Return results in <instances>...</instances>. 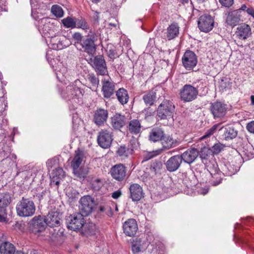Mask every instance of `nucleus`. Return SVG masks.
<instances>
[{
    "instance_id": "obj_50",
    "label": "nucleus",
    "mask_w": 254,
    "mask_h": 254,
    "mask_svg": "<svg viewBox=\"0 0 254 254\" xmlns=\"http://www.w3.org/2000/svg\"><path fill=\"white\" fill-rule=\"evenodd\" d=\"M224 147L225 145L224 144L218 142L215 143L212 146L211 148H210V150L213 154L217 155L220 153L221 151L223 150Z\"/></svg>"
},
{
    "instance_id": "obj_9",
    "label": "nucleus",
    "mask_w": 254,
    "mask_h": 254,
    "mask_svg": "<svg viewBox=\"0 0 254 254\" xmlns=\"http://www.w3.org/2000/svg\"><path fill=\"white\" fill-rule=\"evenodd\" d=\"M209 109L214 119H221L227 113L228 105L223 102L215 101L210 104Z\"/></svg>"
},
{
    "instance_id": "obj_31",
    "label": "nucleus",
    "mask_w": 254,
    "mask_h": 254,
    "mask_svg": "<svg viewBox=\"0 0 254 254\" xmlns=\"http://www.w3.org/2000/svg\"><path fill=\"white\" fill-rule=\"evenodd\" d=\"M83 156L84 154L82 151L79 149L75 151V156L71 162L73 170L79 168L83 161Z\"/></svg>"
},
{
    "instance_id": "obj_26",
    "label": "nucleus",
    "mask_w": 254,
    "mask_h": 254,
    "mask_svg": "<svg viewBox=\"0 0 254 254\" xmlns=\"http://www.w3.org/2000/svg\"><path fill=\"white\" fill-rule=\"evenodd\" d=\"M241 15L238 11L233 10L228 13L225 22L232 27H234L239 24L241 21Z\"/></svg>"
},
{
    "instance_id": "obj_19",
    "label": "nucleus",
    "mask_w": 254,
    "mask_h": 254,
    "mask_svg": "<svg viewBox=\"0 0 254 254\" xmlns=\"http://www.w3.org/2000/svg\"><path fill=\"white\" fill-rule=\"evenodd\" d=\"M180 155L183 160V162L190 165L195 162L199 155V153L196 148L190 147Z\"/></svg>"
},
{
    "instance_id": "obj_12",
    "label": "nucleus",
    "mask_w": 254,
    "mask_h": 254,
    "mask_svg": "<svg viewBox=\"0 0 254 254\" xmlns=\"http://www.w3.org/2000/svg\"><path fill=\"white\" fill-rule=\"evenodd\" d=\"M183 66L188 70H192L197 63V58L192 51L188 50L185 52L182 58Z\"/></svg>"
},
{
    "instance_id": "obj_61",
    "label": "nucleus",
    "mask_w": 254,
    "mask_h": 254,
    "mask_svg": "<svg viewBox=\"0 0 254 254\" xmlns=\"http://www.w3.org/2000/svg\"><path fill=\"white\" fill-rule=\"evenodd\" d=\"M122 194V192L121 190H118L112 193V197L114 199H118L121 196Z\"/></svg>"
},
{
    "instance_id": "obj_32",
    "label": "nucleus",
    "mask_w": 254,
    "mask_h": 254,
    "mask_svg": "<svg viewBox=\"0 0 254 254\" xmlns=\"http://www.w3.org/2000/svg\"><path fill=\"white\" fill-rule=\"evenodd\" d=\"M15 252L14 246L8 242H5L0 245V253L1 254H14Z\"/></svg>"
},
{
    "instance_id": "obj_59",
    "label": "nucleus",
    "mask_w": 254,
    "mask_h": 254,
    "mask_svg": "<svg viewBox=\"0 0 254 254\" xmlns=\"http://www.w3.org/2000/svg\"><path fill=\"white\" fill-rule=\"evenodd\" d=\"M246 128L249 132L254 134V120L247 124Z\"/></svg>"
},
{
    "instance_id": "obj_57",
    "label": "nucleus",
    "mask_w": 254,
    "mask_h": 254,
    "mask_svg": "<svg viewBox=\"0 0 254 254\" xmlns=\"http://www.w3.org/2000/svg\"><path fill=\"white\" fill-rule=\"evenodd\" d=\"M156 108H151L149 107L148 108L145 109V119H147L149 117H153L155 113Z\"/></svg>"
},
{
    "instance_id": "obj_18",
    "label": "nucleus",
    "mask_w": 254,
    "mask_h": 254,
    "mask_svg": "<svg viewBox=\"0 0 254 254\" xmlns=\"http://www.w3.org/2000/svg\"><path fill=\"white\" fill-rule=\"evenodd\" d=\"M62 214L58 211H51L45 216L47 225L50 227H58L62 222Z\"/></svg>"
},
{
    "instance_id": "obj_44",
    "label": "nucleus",
    "mask_w": 254,
    "mask_h": 254,
    "mask_svg": "<svg viewBox=\"0 0 254 254\" xmlns=\"http://www.w3.org/2000/svg\"><path fill=\"white\" fill-rule=\"evenodd\" d=\"M62 22L66 28L71 29L75 28V18L68 16L62 19Z\"/></svg>"
},
{
    "instance_id": "obj_10",
    "label": "nucleus",
    "mask_w": 254,
    "mask_h": 254,
    "mask_svg": "<svg viewBox=\"0 0 254 254\" xmlns=\"http://www.w3.org/2000/svg\"><path fill=\"white\" fill-rule=\"evenodd\" d=\"M197 25L201 31L208 33L211 31L214 27V18L210 14H203L199 17Z\"/></svg>"
},
{
    "instance_id": "obj_63",
    "label": "nucleus",
    "mask_w": 254,
    "mask_h": 254,
    "mask_svg": "<svg viewBox=\"0 0 254 254\" xmlns=\"http://www.w3.org/2000/svg\"><path fill=\"white\" fill-rule=\"evenodd\" d=\"M247 8H247L246 5L245 4H242L241 5L240 8H239L238 9L235 10V11H238V13L240 14V13L242 11H246L247 12Z\"/></svg>"
},
{
    "instance_id": "obj_58",
    "label": "nucleus",
    "mask_w": 254,
    "mask_h": 254,
    "mask_svg": "<svg viewBox=\"0 0 254 254\" xmlns=\"http://www.w3.org/2000/svg\"><path fill=\"white\" fill-rule=\"evenodd\" d=\"M222 6L225 7H230L234 3V0H219Z\"/></svg>"
},
{
    "instance_id": "obj_16",
    "label": "nucleus",
    "mask_w": 254,
    "mask_h": 254,
    "mask_svg": "<svg viewBox=\"0 0 254 254\" xmlns=\"http://www.w3.org/2000/svg\"><path fill=\"white\" fill-rule=\"evenodd\" d=\"M95 42V37L94 36H87L83 39L80 46H81L83 52L90 56H93L96 50Z\"/></svg>"
},
{
    "instance_id": "obj_30",
    "label": "nucleus",
    "mask_w": 254,
    "mask_h": 254,
    "mask_svg": "<svg viewBox=\"0 0 254 254\" xmlns=\"http://www.w3.org/2000/svg\"><path fill=\"white\" fill-rule=\"evenodd\" d=\"M64 172L62 168H56L52 173L51 176V184L59 185L60 181L64 176Z\"/></svg>"
},
{
    "instance_id": "obj_4",
    "label": "nucleus",
    "mask_w": 254,
    "mask_h": 254,
    "mask_svg": "<svg viewBox=\"0 0 254 254\" xmlns=\"http://www.w3.org/2000/svg\"><path fill=\"white\" fill-rule=\"evenodd\" d=\"M84 93L83 89L75 85H69L61 92L62 97L68 100L72 101L78 99Z\"/></svg>"
},
{
    "instance_id": "obj_29",
    "label": "nucleus",
    "mask_w": 254,
    "mask_h": 254,
    "mask_svg": "<svg viewBox=\"0 0 254 254\" xmlns=\"http://www.w3.org/2000/svg\"><path fill=\"white\" fill-rule=\"evenodd\" d=\"M134 148L132 143L128 145L127 146L121 145L118 148L117 154L122 159H125L132 154Z\"/></svg>"
},
{
    "instance_id": "obj_27",
    "label": "nucleus",
    "mask_w": 254,
    "mask_h": 254,
    "mask_svg": "<svg viewBox=\"0 0 254 254\" xmlns=\"http://www.w3.org/2000/svg\"><path fill=\"white\" fill-rule=\"evenodd\" d=\"M180 27L177 22H173L170 25L166 32V37L168 40H171L178 37L179 34Z\"/></svg>"
},
{
    "instance_id": "obj_36",
    "label": "nucleus",
    "mask_w": 254,
    "mask_h": 254,
    "mask_svg": "<svg viewBox=\"0 0 254 254\" xmlns=\"http://www.w3.org/2000/svg\"><path fill=\"white\" fill-rule=\"evenodd\" d=\"M161 143L164 149H168L174 147L176 141L171 136L166 135L164 133L161 140Z\"/></svg>"
},
{
    "instance_id": "obj_24",
    "label": "nucleus",
    "mask_w": 254,
    "mask_h": 254,
    "mask_svg": "<svg viewBox=\"0 0 254 254\" xmlns=\"http://www.w3.org/2000/svg\"><path fill=\"white\" fill-rule=\"evenodd\" d=\"M235 34L240 40H246L252 35L251 28L247 24L242 23L237 28Z\"/></svg>"
},
{
    "instance_id": "obj_39",
    "label": "nucleus",
    "mask_w": 254,
    "mask_h": 254,
    "mask_svg": "<svg viewBox=\"0 0 254 254\" xmlns=\"http://www.w3.org/2000/svg\"><path fill=\"white\" fill-rule=\"evenodd\" d=\"M164 135V132L162 129L160 128L153 129L150 133L149 139L153 142L161 141Z\"/></svg>"
},
{
    "instance_id": "obj_62",
    "label": "nucleus",
    "mask_w": 254,
    "mask_h": 254,
    "mask_svg": "<svg viewBox=\"0 0 254 254\" xmlns=\"http://www.w3.org/2000/svg\"><path fill=\"white\" fill-rule=\"evenodd\" d=\"M113 212L111 207L109 205H106L105 214L108 215V216H111Z\"/></svg>"
},
{
    "instance_id": "obj_22",
    "label": "nucleus",
    "mask_w": 254,
    "mask_h": 254,
    "mask_svg": "<svg viewBox=\"0 0 254 254\" xmlns=\"http://www.w3.org/2000/svg\"><path fill=\"white\" fill-rule=\"evenodd\" d=\"M127 122V118L120 113H115L111 118V125L116 130H120Z\"/></svg>"
},
{
    "instance_id": "obj_55",
    "label": "nucleus",
    "mask_w": 254,
    "mask_h": 254,
    "mask_svg": "<svg viewBox=\"0 0 254 254\" xmlns=\"http://www.w3.org/2000/svg\"><path fill=\"white\" fill-rule=\"evenodd\" d=\"M72 37L74 40L75 41V43L79 45L81 44L83 39L82 35L79 32L74 33L72 35Z\"/></svg>"
},
{
    "instance_id": "obj_13",
    "label": "nucleus",
    "mask_w": 254,
    "mask_h": 254,
    "mask_svg": "<svg viewBox=\"0 0 254 254\" xmlns=\"http://www.w3.org/2000/svg\"><path fill=\"white\" fill-rule=\"evenodd\" d=\"M45 218L41 215L34 217L29 223V229L34 234L42 232L47 226Z\"/></svg>"
},
{
    "instance_id": "obj_7",
    "label": "nucleus",
    "mask_w": 254,
    "mask_h": 254,
    "mask_svg": "<svg viewBox=\"0 0 254 254\" xmlns=\"http://www.w3.org/2000/svg\"><path fill=\"white\" fill-rule=\"evenodd\" d=\"M222 171L211 174L212 178L210 180L211 184L213 186H216L221 183L224 176H231L235 174V171L233 169L230 165H224L221 168Z\"/></svg>"
},
{
    "instance_id": "obj_45",
    "label": "nucleus",
    "mask_w": 254,
    "mask_h": 254,
    "mask_svg": "<svg viewBox=\"0 0 254 254\" xmlns=\"http://www.w3.org/2000/svg\"><path fill=\"white\" fill-rule=\"evenodd\" d=\"M75 27L82 28L83 30H87L89 28V26L86 22L85 19L83 18H75Z\"/></svg>"
},
{
    "instance_id": "obj_43",
    "label": "nucleus",
    "mask_w": 254,
    "mask_h": 254,
    "mask_svg": "<svg viewBox=\"0 0 254 254\" xmlns=\"http://www.w3.org/2000/svg\"><path fill=\"white\" fill-rule=\"evenodd\" d=\"M163 149H157L152 151H148L144 150V162L147 161L152 159L160 154Z\"/></svg>"
},
{
    "instance_id": "obj_51",
    "label": "nucleus",
    "mask_w": 254,
    "mask_h": 254,
    "mask_svg": "<svg viewBox=\"0 0 254 254\" xmlns=\"http://www.w3.org/2000/svg\"><path fill=\"white\" fill-rule=\"evenodd\" d=\"M87 79L92 85L97 88L99 84V80L93 73H89L87 76Z\"/></svg>"
},
{
    "instance_id": "obj_21",
    "label": "nucleus",
    "mask_w": 254,
    "mask_h": 254,
    "mask_svg": "<svg viewBox=\"0 0 254 254\" xmlns=\"http://www.w3.org/2000/svg\"><path fill=\"white\" fill-rule=\"evenodd\" d=\"M123 228L126 236L133 237L138 230V226L135 219H128L124 223Z\"/></svg>"
},
{
    "instance_id": "obj_2",
    "label": "nucleus",
    "mask_w": 254,
    "mask_h": 254,
    "mask_svg": "<svg viewBox=\"0 0 254 254\" xmlns=\"http://www.w3.org/2000/svg\"><path fill=\"white\" fill-rule=\"evenodd\" d=\"M175 109V105L172 101L164 100L157 108V116L160 119L172 118Z\"/></svg>"
},
{
    "instance_id": "obj_28",
    "label": "nucleus",
    "mask_w": 254,
    "mask_h": 254,
    "mask_svg": "<svg viewBox=\"0 0 254 254\" xmlns=\"http://www.w3.org/2000/svg\"><path fill=\"white\" fill-rule=\"evenodd\" d=\"M220 130H223L222 138L225 140H232L235 138L238 135V131L232 126H227L225 127H222Z\"/></svg>"
},
{
    "instance_id": "obj_6",
    "label": "nucleus",
    "mask_w": 254,
    "mask_h": 254,
    "mask_svg": "<svg viewBox=\"0 0 254 254\" xmlns=\"http://www.w3.org/2000/svg\"><path fill=\"white\" fill-rule=\"evenodd\" d=\"M84 217L79 212L70 215L66 219L67 228L73 231L80 230L85 224Z\"/></svg>"
},
{
    "instance_id": "obj_38",
    "label": "nucleus",
    "mask_w": 254,
    "mask_h": 254,
    "mask_svg": "<svg viewBox=\"0 0 254 254\" xmlns=\"http://www.w3.org/2000/svg\"><path fill=\"white\" fill-rule=\"evenodd\" d=\"M11 201V194L9 192L0 193V207H6Z\"/></svg>"
},
{
    "instance_id": "obj_5",
    "label": "nucleus",
    "mask_w": 254,
    "mask_h": 254,
    "mask_svg": "<svg viewBox=\"0 0 254 254\" xmlns=\"http://www.w3.org/2000/svg\"><path fill=\"white\" fill-rule=\"evenodd\" d=\"M179 95L182 101L184 102H189L197 98L198 90L190 84H185L180 89Z\"/></svg>"
},
{
    "instance_id": "obj_54",
    "label": "nucleus",
    "mask_w": 254,
    "mask_h": 254,
    "mask_svg": "<svg viewBox=\"0 0 254 254\" xmlns=\"http://www.w3.org/2000/svg\"><path fill=\"white\" fill-rule=\"evenodd\" d=\"M231 84L230 80L228 78H225L221 79L220 82L219 88L221 90H225Z\"/></svg>"
},
{
    "instance_id": "obj_47",
    "label": "nucleus",
    "mask_w": 254,
    "mask_h": 254,
    "mask_svg": "<svg viewBox=\"0 0 254 254\" xmlns=\"http://www.w3.org/2000/svg\"><path fill=\"white\" fill-rule=\"evenodd\" d=\"M51 12L57 17H62L64 16L63 8L59 5H53L51 7Z\"/></svg>"
},
{
    "instance_id": "obj_23",
    "label": "nucleus",
    "mask_w": 254,
    "mask_h": 254,
    "mask_svg": "<svg viewBox=\"0 0 254 254\" xmlns=\"http://www.w3.org/2000/svg\"><path fill=\"white\" fill-rule=\"evenodd\" d=\"M115 83L111 80H102V91L104 98L108 99L114 94Z\"/></svg>"
},
{
    "instance_id": "obj_48",
    "label": "nucleus",
    "mask_w": 254,
    "mask_h": 254,
    "mask_svg": "<svg viewBox=\"0 0 254 254\" xmlns=\"http://www.w3.org/2000/svg\"><path fill=\"white\" fill-rule=\"evenodd\" d=\"M220 124H216L214 125L211 128L207 129L204 134L201 137V139L206 138L213 135L220 127Z\"/></svg>"
},
{
    "instance_id": "obj_15",
    "label": "nucleus",
    "mask_w": 254,
    "mask_h": 254,
    "mask_svg": "<svg viewBox=\"0 0 254 254\" xmlns=\"http://www.w3.org/2000/svg\"><path fill=\"white\" fill-rule=\"evenodd\" d=\"M110 173L114 179L119 182H122L126 178L127 168L124 164L119 163L112 166Z\"/></svg>"
},
{
    "instance_id": "obj_1",
    "label": "nucleus",
    "mask_w": 254,
    "mask_h": 254,
    "mask_svg": "<svg viewBox=\"0 0 254 254\" xmlns=\"http://www.w3.org/2000/svg\"><path fill=\"white\" fill-rule=\"evenodd\" d=\"M16 211L20 217H31L35 213L36 206L32 199L22 197L16 205Z\"/></svg>"
},
{
    "instance_id": "obj_56",
    "label": "nucleus",
    "mask_w": 254,
    "mask_h": 254,
    "mask_svg": "<svg viewBox=\"0 0 254 254\" xmlns=\"http://www.w3.org/2000/svg\"><path fill=\"white\" fill-rule=\"evenodd\" d=\"M108 56L112 59H114L119 56L117 55V52L114 48H107V50Z\"/></svg>"
},
{
    "instance_id": "obj_37",
    "label": "nucleus",
    "mask_w": 254,
    "mask_h": 254,
    "mask_svg": "<svg viewBox=\"0 0 254 254\" xmlns=\"http://www.w3.org/2000/svg\"><path fill=\"white\" fill-rule=\"evenodd\" d=\"M211 152L210 148L206 146L201 148L200 151L198 150V156L201 159L202 163L204 164L207 163Z\"/></svg>"
},
{
    "instance_id": "obj_17",
    "label": "nucleus",
    "mask_w": 254,
    "mask_h": 254,
    "mask_svg": "<svg viewBox=\"0 0 254 254\" xmlns=\"http://www.w3.org/2000/svg\"><path fill=\"white\" fill-rule=\"evenodd\" d=\"M108 115V110L102 108H97L94 111L93 121L99 127L103 126L107 121Z\"/></svg>"
},
{
    "instance_id": "obj_64",
    "label": "nucleus",
    "mask_w": 254,
    "mask_h": 254,
    "mask_svg": "<svg viewBox=\"0 0 254 254\" xmlns=\"http://www.w3.org/2000/svg\"><path fill=\"white\" fill-rule=\"evenodd\" d=\"M247 13L254 18V9L251 7L247 9Z\"/></svg>"
},
{
    "instance_id": "obj_60",
    "label": "nucleus",
    "mask_w": 254,
    "mask_h": 254,
    "mask_svg": "<svg viewBox=\"0 0 254 254\" xmlns=\"http://www.w3.org/2000/svg\"><path fill=\"white\" fill-rule=\"evenodd\" d=\"M56 162V160L54 158L49 159L46 162V165L48 168H52L55 164Z\"/></svg>"
},
{
    "instance_id": "obj_14",
    "label": "nucleus",
    "mask_w": 254,
    "mask_h": 254,
    "mask_svg": "<svg viewBox=\"0 0 254 254\" xmlns=\"http://www.w3.org/2000/svg\"><path fill=\"white\" fill-rule=\"evenodd\" d=\"M163 169V164L159 160H155L147 165L144 171V177L152 178L154 176L161 174Z\"/></svg>"
},
{
    "instance_id": "obj_20",
    "label": "nucleus",
    "mask_w": 254,
    "mask_h": 254,
    "mask_svg": "<svg viewBox=\"0 0 254 254\" xmlns=\"http://www.w3.org/2000/svg\"><path fill=\"white\" fill-rule=\"evenodd\" d=\"M183 160L180 154L171 156L165 163L166 169L169 172H174L181 167Z\"/></svg>"
},
{
    "instance_id": "obj_40",
    "label": "nucleus",
    "mask_w": 254,
    "mask_h": 254,
    "mask_svg": "<svg viewBox=\"0 0 254 254\" xmlns=\"http://www.w3.org/2000/svg\"><path fill=\"white\" fill-rule=\"evenodd\" d=\"M75 176L80 180H84L88 174L87 168H79L73 170Z\"/></svg>"
},
{
    "instance_id": "obj_35",
    "label": "nucleus",
    "mask_w": 254,
    "mask_h": 254,
    "mask_svg": "<svg viewBox=\"0 0 254 254\" xmlns=\"http://www.w3.org/2000/svg\"><path fill=\"white\" fill-rule=\"evenodd\" d=\"M53 28V25L52 23L49 22H44V24L41 28V30L45 36L54 38L55 37V35Z\"/></svg>"
},
{
    "instance_id": "obj_53",
    "label": "nucleus",
    "mask_w": 254,
    "mask_h": 254,
    "mask_svg": "<svg viewBox=\"0 0 254 254\" xmlns=\"http://www.w3.org/2000/svg\"><path fill=\"white\" fill-rule=\"evenodd\" d=\"M40 202L42 200H46L48 199L49 196V191L48 190H43L40 193H38L36 195Z\"/></svg>"
},
{
    "instance_id": "obj_25",
    "label": "nucleus",
    "mask_w": 254,
    "mask_h": 254,
    "mask_svg": "<svg viewBox=\"0 0 254 254\" xmlns=\"http://www.w3.org/2000/svg\"><path fill=\"white\" fill-rule=\"evenodd\" d=\"M129 197L133 201H138L142 197L143 190L142 187L137 184H131L129 188Z\"/></svg>"
},
{
    "instance_id": "obj_49",
    "label": "nucleus",
    "mask_w": 254,
    "mask_h": 254,
    "mask_svg": "<svg viewBox=\"0 0 254 254\" xmlns=\"http://www.w3.org/2000/svg\"><path fill=\"white\" fill-rule=\"evenodd\" d=\"M151 228H152L151 225H150L148 224L145 226V233L144 234H145L146 235V240L149 244H151V242H152L153 240H154L153 235H152V234L151 232Z\"/></svg>"
},
{
    "instance_id": "obj_33",
    "label": "nucleus",
    "mask_w": 254,
    "mask_h": 254,
    "mask_svg": "<svg viewBox=\"0 0 254 254\" xmlns=\"http://www.w3.org/2000/svg\"><path fill=\"white\" fill-rule=\"evenodd\" d=\"M141 124L139 121L136 119L131 120L127 126L129 132L134 134L139 133L141 129Z\"/></svg>"
},
{
    "instance_id": "obj_11",
    "label": "nucleus",
    "mask_w": 254,
    "mask_h": 254,
    "mask_svg": "<svg viewBox=\"0 0 254 254\" xmlns=\"http://www.w3.org/2000/svg\"><path fill=\"white\" fill-rule=\"evenodd\" d=\"M113 132L106 129H101L97 136V142L103 148H108L110 147L113 141Z\"/></svg>"
},
{
    "instance_id": "obj_3",
    "label": "nucleus",
    "mask_w": 254,
    "mask_h": 254,
    "mask_svg": "<svg viewBox=\"0 0 254 254\" xmlns=\"http://www.w3.org/2000/svg\"><path fill=\"white\" fill-rule=\"evenodd\" d=\"M95 206L94 199L89 195L81 197L79 201V210L80 214L87 216L92 213Z\"/></svg>"
},
{
    "instance_id": "obj_52",
    "label": "nucleus",
    "mask_w": 254,
    "mask_h": 254,
    "mask_svg": "<svg viewBox=\"0 0 254 254\" xmlns=\"http://www.w3.org/2000/svg\"><path fill=\"white\" fill-rule=\"evenodd\" d=\"M208 167L207 170L211 175L221 171L218 168V164L216 162L211 164L210 166H208Z\"/></svg>"
},
{
    "instance_id": "obj_8",
    "label": "nucleus",
    "mask_w": 254,
    "mask_h": 254,
    "mask_svg": "<svg viewBox=\"0 0 254 254\" xmlns=\"http://www.w3.org/2000/svg\"><path fill=\"white\" fill-rule=\"evenodd\" d=\"M89 63L97 74L104 75L108 73L106 61L103 56L98 55L90 58Z\"/></svg>"
},
{
    "instance_id": "obj_34",
    "label": "nucleus",
    "mask_w": 254,
    "mask_h": 254,
    "mask_svg": "<svg viewBox=\"0 0 254 254\" xmlns=\"http://www.w3.org/2000/svg\"><path fill=\"white\" fill-rule=\"evenodd\" d=\"M116 96L120 103L124 105L127 104L128 100V95L127 91L123 88L119 89L116 91Z\"/></svg>"
},
{
    "instance_id": "obj_42",
    "label": "nucleus",
    "mask_w": 254,
    "mask_h": 254,
    "mask_svg": "<svg viewBox=\"0 0 254 254\" xmlns=\"http://www.w3.org/2000/svg\"><path fill=\"white\" fill-rule=\"evenodd\" d=\"M143 246L141 238H136L133 241L132 244V251L134 254H138L141 252Z\"/></svg>"
},
{
    "instance_id": "obj_46",
    "label": "nucleus",
    "mask_w": 254,
    "mask_h": 254,
    "mask_svg": "<svg viewBox=\"0 0 254 254\" xmlns=\"http://www.w3.org/2000/svg\"><path fill=\"white\" fill-rule=\"evenodd\" d=\"M156 98V93L153 92H150L144 97V101L146 105L152 106L153 105Z\"/></svg>"
},
{
    "instance_id": "obj_41",
    "label": "nucleus",
    "mask_w": 254,
    "mask_h": 254,
    "mask_svg": "<svg viewBox=\"0 0 254 254\" xmlns=\"http://www.w3.org/2000/svg\"><path fill=\"white\" fill-rule=\"evenodd\" d=\"M50 233H52L50 238L53 241H58L64 236V229L63 228H59L58 230L53 229L50 231Z\"/></svg>"
}]
</instances>
